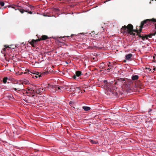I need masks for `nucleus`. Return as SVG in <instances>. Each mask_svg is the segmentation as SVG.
<instances>
[{
    "label": "nucleus",
    "instance_id": "f257e3e1",
    "mask_svg": "<svg viewBox=\"0 0 156 156\" xmlns=\"http://www.w3.org/2000/svg\"><path fill=\"white\" fill-rule=\"evenodd\" d=\"M153 23V24L156 27V19L153 18L151 20L147 19L141 23V25L140 26L139 29L140 32H138V31L137 30L136 32L133 30V27L131 24H129L126 26H124L122 27L121 29V32L122 33L127 34L128 36H131L134 38L136 36H137L138 37L141 38L142 40L144 41L145 40L148 39V37L151 38L152 35L151 34H149L148 35H144L143 34H141L140 33L142 32V29L144 27V26H146L147 25Z\"/></svg>",
    "mask_w": 156,
    "mask_h": 156
},
{
    "label": "nucleus",
    "instance_id": "f03ea898",
    "mask_svg": "<svg viewBox=\"0 0 156 156\" xmlns=\"http://www.w3.org/2000/svg\"><path fill=\"white\" fill-rule=\"evenodd\" d=\"M23 83L24 81L23 80H17L16 83H14V87H15L11 88V90L13 92H14V90L17 93L21 94H24V92H25L26 90L24 89Z\"/></svg>",
    "mask_w": 156,
    "mask_h": 156
},
{
    "label": "nucleus",
    "instance_id": "7ed1b4c3",
    "mask_svg": "<svg viewBox=\"0 0 156 156\" xmlns=\"http://www.w3.org/2000/svg\"><path fill=\"white\" fill-rule=\"evenodd\" d=\"M30 73H31V76L34 79H36L38 77L40 78L42 76V75H43L44 74H47L48 73V72H46L45 73H43L41 74L40 73L38 72H36L34 70H32L30 72Z\"/></svg>",
    "mask_w": 156,
    "mask_h": 156
},
{
    "label": "nucleus",
    "instance_id": "20e7f679",
    "mask_svg": "<svg viewBox=\"0 0 156 156\" xmlns=\"http://www.w3.org/2000/svg\"><path fill=\"white\" fill-rule=\"evenodd\" d=\"M45 90L43 87L40 88L39 89H38L37 90H27V94H35V93H37V94H39L41 92H42L44 91Z\"/></svg>",
    "mask_w": 156,
    "mask_h": 156
},
{
    "label": "nucleus",
    "instance_id": "39448f33",
    "mask_svg": "<svg viewBox=\"0 0 156 156\" xmlns=\"http://www.w3.org/2000/svg\"><path fill=\"white\" fill-rule=\"evenodd\" d=\"M44 87V89H48L52 93H55L56 92L55 85H53L50 84H48L46 87ZM45 90V89H44Z\"/></svg>",
    "mask_w": 156,
    "mask_h": 156
},
{
    "label": "nucleus",
    "instance_id": "423d86ee",
    "mask_svg": "<svg viewBox=\"0 0 156 156\" xmlns=\"http://www.w3.org/2000/svg\"><path fill=\"white\" fill-rule=\"evenodd\" d=\"M36 97L35 94H31L30 96H29V98H27V97L25 99H23V100L27 102L30 103V101H31V100H33Z\"/></svg>",
    "mask_w": 156,
    "mask_h": 156
},
{
    "label": "nucleus",
    "instance_id": "0eeeda50",
    "mask_svg": "<svg viewBox=\"0 0 156 156\" xmlns=\"http://www.w3.org/2000/svg\"><path fill=\"white\" fill-rule=\"evenodd\" d=\"M40 40L39 39L34 40L32 39L31 41H28L29 43L33 46H34L36 45L38 41H39Z\"/></svg>",
    "mask_w": 156,
    "mask_h": 156
},
{
    "label": "nucleus",
    "instance_id": "6e6552de",
    "mask_svg": "<svg viewBox=\"0 0 156 156\" xmlns=\"http://www.w3.org/2000/svg\"><path fill=\"white\" fill-rule=\"evenodd\" d=\"M133 56V55L131 53H129L126 55L125 56V59L129 61H131V58Z\"/></svg>",
    "mask_w": 156,
    "mask_h": 156
},
{
    "label": "nucleus",
    "instance_id": "1a4fd4ad",
    "mask_svg": "<svg viewBox=\"0 0 156 156\" xmlns=\"http://www.w3.org/2000/svg\"><path fill=\"white\" fill-rule=\"evenodd\" d=\"M82 34H83V35L87 36L88 37H90L91 36H92L93 35H94V31H92L91 33H90L89 34H88V33H82Z\"/></svg>",
    "mask_w": 156,
    "mask_h": 156
},
{
    "label": "nucleus",
    "instance_id": "9d476101",
    "mask_svg": "<svg viewBox=\"0 0 156 156\" xmlns=\"http://www.w3.org/2000/svg\"><path fill=\"white\" fill-rule=\"evenodd\" d=\"M139 76L138 75L134 74L131 77V79L133 80H137Z\"/></svg>",
    "mask_w": 156,
    "mask_h": 156
},
{
    "label": "nucleus",
    "instance_id": "9b49d317",
    "mask_svg": "<svg viewBox=\"0 0 156 156\" xmlns=\"http://www.w3.org/2000/svg\"><path fill=\"white\" fill-rule=\"evenodd\" d=\"M82 108L86 111H88L91 109L90 107L87 106H83L82 107Z\"/></svg>",
    "mask_w": 156,
    "mask_h": 156
},
{
    "label": "nucleus",
    "instance_id": "f8f14e48",
    "mask_svg": "<svg viewBox=\"0 0 156 156\" xmlns=\"http://www.w3.org/2000/svg\"><path fill=\"white\" fill-rule=\"evenodd\" d=\"M17 9L22 13H23L24 12H25L24 9L23 8H22V7L20 6L19 7L17 8Z\"/></svg>",
    "mask_w": 156,
    "mask_h": 156
},
{
    "label": "nucleus",
    "instance_id": "ddd939ff",
    "mask_svg": "<svg viewBox=\"0 0 156 156\" xmlns=\"http://www.w3.org/2000/svg\"><path fill=\"white\" fill-rule=\"evenodd\" d=\"M81 72L80 71H77L76 72V75L77 77H79L82 75Z\"/></svg>",
    "mask_w": 156,
    "mask_h": 156
},
{
    "label": "nucleus",
    "instance_id": "4468645a",
    "mask_svg": "<svg viewBox=\"0 0 156 156\" xmlns=\"http://www.w3.org/2000/svg\"><path fill=\"white\" fill-rule=\"evenodd\" d=\"M28 90H35L36 89V87H28Z\"/></svg>",
    "mask_w": 156,
    "mask_h": 156
},
{
    "label": "nucleus",
    "instance_id": "2eb2a0df",
    "mask_svg": "<svg viewBox=\"0 0 156 156\" xmlns=\"http://www.w3.org/2000/svg\"><path fill=\"white\" fill-rule=\"evenodd\" d=\"M22 7L24 9L25 12H27V11H29V9H28V7H29V6L27 5L24 6Z\"/></svg>",
    "mask_w": 156,
    "mask_h": 156
},
{
    "label": "nucleus",
    "instance_id": "dca6fc26",
    "mask_svg": "<svg viewBox=\"0 0 156 156\" xmlns=\"http://www.w3.org/2000/svg\"><path fill=\"white\" fill-rule=\"evenodd\" d=\"M55 87L56 88V91L57 90H58L59 92H61V90H61V88L60 87L61 86H59L58 85H55Z\"/></svg>",
    "mask_w": 156,
    "mask_h": 156
},
{
    "label": "nucleus",
    "instance_id": "f3484780",
    "mask_svg": "<svg viewBox=\"0 0 156 156\" xmlns=\"http://www.w3.org/2000/svg\"><path fill=\"white\" fill-rule=\"evenodd\" d=\"M90 143L92 144H98V141H96L95 140H91L90 141Z\"/></svg>",
    "mask_w": 156,
    "mask_h": 156
},
{
    "label": "nucleus",
    "instance_id": "a211bd4d",
    "mask_svg": "<svg viewBox=\"0 0 156 156\" xmlns=\"http://www.w3.org/2000/svg\"><path fill=\"white\" fill-rule=\"evenodd\" d=\"M7 79H8V78L7 77H5L3 78V81L4 83H6Z\"/></svg>",
    "mask_w": 156,
    "mask_h": 156
},
{
    "label": "nucleus",
    "instance_id": "6ab92c4d",
    "mask_svg": "<svg viewBox=\"0 0 156 156\" xmlns=\"http://www.w3.org/2000/svg\"><path fill=\"white\" fill-rule=\"evenodd\" d=\"M19 7L20 6L18 5H15L14 6H12L11 7L12 8L16 10H18V9H17V8H18V7Z\"/></svg>",
    "mask_w": 156,
    "mask_h": 156
},
{
    "label": "nucleus",
    "instance_id": "aec40b11",
    "mask_svg": "<svg viewBox=\"0 0 156 156\" xmlns=\"http://www.w3.org/2000/svg\"><path fill=\"white\" fill-rule=\"evenodd\" d=\"M77 77H77L76 75H74L73 76V79L76 80H78L79 79V78Z\"/></svg>",
    "mask_w": 156,
    "mask_h": 156
},
{
    "label": "nucleus",
    "instance_id": "412c9836",
    "mask_svg": "<svg viewBox=\"0 0 156 156\" xmlns=\"http://www.w3.org/2000/svg\"><path fill=\"white\" fill-rule=\"evenodd\" d=\"M53 10L54 11L56 12H58L60 11L59 9L58 8H53Z\"/></svg>",
    "mask_w": 156,
    "mask_h": 156
},
{
    "label": "nucleus",
    "instance_id": "4be33fe9",
    "mask_svg": "<svg viewBox=\"0 0 156 156\" xmlns=\"http://www.w3.org/2000/svg\"><path fill=\"white\" fill-rule=\"evenodd\" d=\"M48 38L47 36L45 35H43L42 36L41 39L42 40H45Z\"/></svg>",
    "mask_w": 156,
    "mask_h": 156
},
{
    "label": "nucleus",
    "instance_id": "5701e85b",
    "mask_svg": "<svg viewBox=\"0 0 156 156\" xmlns=\"http://www.w3.org/2000/svg\"><path fill=\"white\" fill-rule=\"evenodd\" d=\"M93 44L94 45V47H98V46H97V45L96 44L97 43V42L96 41H94L93 42Z\"/></svg>",
    "mask_w": 156,
    "mask_h": 156
},
{
    "label": "nucleus",
    "instance_id": "b1692460",
    "mask_svg": "<svg viewBox=\"0 0 156 156\" xmlns=\"http://www.w3.org/2000/svg\"><path fill=\"white\" fill-rule=\"evenodd\" d=\"M5 5V3L3 2L0 1V5L2 6H3Z\"/></svg>",
    "mask_w": 156,
    "mask_h": 156
},
{
    "label": "nucleus",
    "instance_id": "393cba45",
    "mask_svg": "<svg viewBox=\"0 0 156 156\" xmlns=\"http://www.w3.org/2000/svg\"><path fill=\"white\" fill-rule=\"evenodd\" d=\"M8 98H9V99H14L12 95H9L8 96Z\"/></svg>",
    "mask_w": 156,
    "mask_h": 156
},
{
    "label": "nucleus",
    "instance_id": "a878e982",
    "mask_svg": "<svg viewBox=\"0 0 156 156\" xmlns=\"http://www.w3.org/2000/svg\"><path fill=\"white\" fill-rule=\"evenodd\" d=\"M108 66L109 67V68H112L113 67V64H111L110 63H109V64L108 65Z\"/></svg>",
    "mask_w": 156,
    "mask_h": 156
},
{
    "label": "nucleus",
    "instance_id": "bb28decb",
    "mask_svg": "<svg viewBox=\"0 0 156 156\" xmlns=\"http://www.w3.org/2000/svg\"><path fill=\"white\" fill-rule=\"evenodd\" d=\"M29 7L30 8L31 10H32L33 9H34V6L31 5H29Z\"/></svg>",
    "mask_w": 156,
    "mask_h": 156
},
{
    "label": "nucleus",
    "instance_id": "cd10ccee",
    "mask_svg": "<svg viewBox=\"0 0 156 156\" xmlns=\"http://www.w3.org/2000/svg\"><path fill=\"white\" fill-rule=\"evenodd\" d=\"M112 70V68H108L107 69V71L108 73H109L110 72V71Z\"/></svg>",
    "mask_w": 156,
    "mask_h": 156
},
{
    "label": "nucleus",
    "instance_id": "c85d7f7f",
    "mask_svg": "<svg viewBox=\"0 0 156 156\" xmlns=\"http://www.w3.org/2000/svg\"><path fill=\"white\" fill-rule=\"evenodd\" d=\"M145 69H147L148 71L149 72H150V71H151L152 72H153V71L151 70V69H150V68H149L146 67L145 68Z\"/></svg>",
    "mask_w": 156,
    "mask_h": 156
},
{
    "label": "nucleus",
    "instance_id": "c756f323",
    "mask_svg": "<svg viewBox=\"0 0 156 156\" xmlns=\"http://www.w3.org/2000/svg\"><path fill=\"white\" fill-rule=\"evenodd\" d=\"M73 104H74V103H73V102L72 101H70L69 102V105H70L71 106H72V105Z\"/></svg>",
    "mask_w": 156,
    "mask_h": 156
},
{
    "label": "nucleus",
    "instance_id": "7c9ffc66",
    "mask_svg": "<svg viewBox=\"0 0 156 156\" xmlns=\"http://www.w3.org/2000/svg\"><path fill=\"white\" fill-rule=\"evenodd\" d=\"M11 48H12V49H14V48H15L16 47V45H11Z\"/></svg>",
    "mask_w": 156,
    "mask_h": 156
},
{
    "label": "nucleus",
    "instance_id": "2f4dec72",
    "mask_svg": "<svg viewBox=\"0 0 156 156\" xmlns=\"http://www.w3.org/2000/svg\"><path fill=\"white\" fill-rule=\"evenodd\" d=\"M152 111V110L151 108H149L148 110V112L150 114H151L150 112H151Z\"/></svg>",
    "mask_w": 156,
    "mask_h": 156
},
{
    "label": "nucleus",
    "instance_id": "473e14b6",
    "mask_svg": "<svg viewBox=\"0 0 156 156\" xmlns=\"http://www.w3.org/2000/svg\"><path fill=\"white\" fill-rule=\"evenodd\" d=\"M27 12L28 13H29L30 14H32L33 13V12L31 11H28Z\"/></svg>",
    "mask_w": 156,
    "mask_h": 156
},
{
    "label": "nucleus",
    "instance_id": "72a5a7b5",
    "mask_svg": "<svg viewBox=\"0 0 156 156\" xmlns=\"http://www.w3.org/2000/svg\"><path fill=\"white\" fill-rule=\"evenodd\" d=\"M61 90L62 89H63V90H64L65 89V88L64 87H63V86H61Z\"/></svg>",
    "mask_w": 156,
    "mask_h": 156
},
{
    "label": "nucleus",
    "instance_id": "f704fd0d",
    "mask_svg": "<svg viewBox=\"0 0 156 156\" xmlns=\"http://www.w3.org/2000/svg\"><path fill=\"white\" fill-rule=\"evenodd\" d=\"M107 82V80H105L103 81V82L104 83H105Z\"/></svg>",
    "mask_w": 156,
    "mask_h": 156
},
{
    "label": "nucleus",
    "instance_id": "c9c22d12",
    "mask_svg": "<svg viewBox=\"0 0 156 156\" xmlns=\"http://www.w3.org/2000/svg\"><path fill=\"white\" fill-rule=\"evenodd\" d=\"M35 147L36 148H37V147H39V146L37 144L35 145Z\"/></svg>",
    "mask_w": 156,
    "mask_h": 156
},
{
    "label": "nucleus",
    "instance_id": "e433bc0d",
    "mask_svg": "<svg viewBox=\"0 0 156 156\" xmlns=\"http://www.w3.org/2000/svg\"><path fill=\"white\" fill-rule=\"evenodd\" d=\"M7 7V6H5L4 7V9L6 8Z\"/></svg>",
    "mask_w": 156,
    "mask_h": 156
},
{
    "label": "nucleus",
    "instance_id": "4c0bfd02",
    "mask_svg": "<svg viewBox=\"0 0 156 156\" xmlns=\"http://www.w3.org/2000/svg\"><path fill=\"white\" fill-rule=\"evenodd\" d=\"M123 83H125L124 81H125V80H123Z\"/></svg>",
    "mask_w": 156,
    "mask_h": 156
},
{
    "label": "nucleus",
    "instance_id": "58836bf2",
    "mask_svg": "<svg viewBox=\"0 0 156 156\" xmlns=\"http://www.w3.org/2000/svg\"><path fill=\"white\" fill-rule=\"evenodd\" d=\"M24 44V43H21L20 44H21V45H22V44Z\"/></svg>",
    "mask_w": 156,
    "mask_h": 156
},
{
    "label": "nucleus",
    "instance_id": "ea45409f",
    "mask_svg": "<svg viewBox=\"0 0 156 156\" xmlns=\"http://www.w3.org/2000/svg\"><path fill=\"white\" fill-rule=\"evenodd\" d=\"M36 149L37 150V151H39V150L38 149Z\"/></svg>",
    "mask_w": 156,
    "mask_h": 156
},
{
    "label": "nucleus",
    "instance_id": "a19ab883",
    "mask_svg": "<svg viewBox=\"0 0 156 156\" xmlns=\"http://www.w3.org/2000/svg\"><path fill=\"white\" fill-rule=\"evenodd\" d=\"M102 28H103V30H104V29H103V27H102Z\"/></svg>",
    "mask_w": 156,
    "mask_h": 156
},
{
    "label": "nucleus",
    "instance_id": "79ce46f5",
    "mask_svg": "<svg viewBox=\"0 0 156 156\" xmlns=\"http://www.w3.org/2000/svg\"><path fill=\"white\" fill-rule=\"evenodd\" d=\"M124 62H126V61L125 60H124Z\"/></svg>",
    "mask_w": 156,
    "mask_h": 156
},
{
    "label": "nucleus",
    "instance_id": "37998d69",
    "mask_svg": "<svg viewBox=\"0 0 156 156\" xmlns=\"http://www.w3.org/2000/svg\"><path fill=\"white\" fill-rule=\"evenodd\" d=\"M73 35H71V36H73Z\"/></svg>",
    "mask_w": 156,
    "mask_h": 156
},
{
    "label": "nucleus",
    "instance_id": "c03bdc74",
    "mask_svg": "<svg viewBox=\"0 0 156 156\" xmlns=\"http://www.w3.org/2000/svg\"><path fill=\"white\" fill-rule=\"evenodd\" d=\"M1 9V8L0 7V9Z\"/></svg>",
    "mask_w": 156,
    "mask_h": 156
},
{
    "label": "nucleus",
    "instance_id": "a18cd8bd",
    "mask_svg": "<svg viewBox=\"0 0 156 156\" xmlns=\"http://www.w3.org/2000/svg\"><path fill=\"white\" fill-rule=\"evenodd\" d=\"M59 1H61V0H59Z\"/></svg>",
    "mask_w": 156,
    "mask_h": 156
},
{
    "label": "nucleus",
    "instance_id": "49530a36",
    "mask_svg": "<svg viewBox=\"0 0 156 156\" xmlns=\"http://www.w3.org/2000/svg\"><path fill=\"white\" fill-rule=\"evenodd\" d=\"M156 1V0H155Z\"/></svg>",
    "mask_w": 156,
    "mask_h": 156
}]
</instances>
